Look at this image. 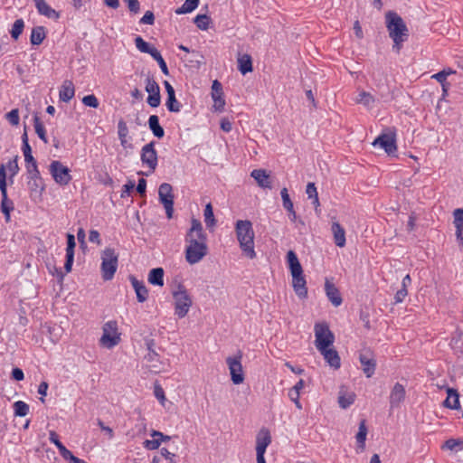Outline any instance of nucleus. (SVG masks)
Returning a JSON list of instances; mask_svg holds the SVG:
<instances>
[{"instance_id": "1", "label": "nucleus", "mask_w": 463, "mask_h": 463, "mask_svg": "<svg viewBox=\"0 0 463 463\" xmlns=\"http://www.w3.org/2000/svg\"><path fill=\"white\" fill-rule=\"evenodd\" d=\"M207 235L203 231L202 222L192 218L191 228L185 234V260L189 264H195L202 260L208 253Z\"/></svg>"}, {"instance_id": "2", "label": "nucleus", "mask_w": 463, "mask_h": 463, "mask_svg": "<svg viewBox=\"0 0 463 463\" xmlns=\"http://www.w3.org/2000/svg\"><path fill=\"white\" fill-rule=\"evenodd\" d=\"M287 262L292 276V287L296 295L299 298H306L307 297V281L305 279L303 268L294 250H290L288 251Z\"/></svg>"}, {"instance_id": "3", "label": "nucleus", "mask_w": 463, "mask_h": 463, "mask_svg": "<svg viewBox=\"0 0 463 463\" xmlns=\"http://www.w3.org/2000/svg\"><path fill=\"white\" fill-rule=\"evenodd\" d=\"M235 232L243 254L250 260L256 258L252 223L248 220H239L235 224Z\"/></svg>"}, {"instance_id": "4", "label": "nucleus", "mask_w": 463, "mask_h": 463, "mask_svg": "<svg viewBox=\"0 0 463 463\" xmlns=\"http://www.w3.org/2000/svg\"><path fill=\"white\" fill-rule=\"evenodd\" d=\"M386 27L390 37L393 40V49L401 50L402 43L407 40L408 28L402 18L395 12L389 11L386 15Z\"/></svg>"}, {"instance_id": "5", "label": "nucleus", "mask_w": 463, "mask_h": 463, "mask_svg": "<svg viewBox=\"0 0 463 463\" xmlns=\"http://www.w3.org/2000/svg\"><path fill=\"white\" fill-rule=\"evenodd\" d=\"M175 300V314L179 317H184L193 305V300L187 289L182 283H178L172 291Z\"/></svg>"}, {"instance_id": "6", "label": "nucleus", "mask_w": 463, "mask_h": 463, "mask_svg": "<svg viewBox=\"0 0 463 463\" xmlns=\"http://www.w3.org/2000/svg\"><path fill=\"white\" fill-rule=\"evenodd\" d=\"M101 276L105 281L111 280L118 265V254L112 248H106L101 253Z\"/></svg>"}, {"instance_id": "7", "label": "nucleus", "mask_w": 463, "mask_h": 463, "mask_svg": "<svg viewBox=\"0 0 463 463\" xmlns=\"http://www.w3.org/2000/svg\"><path fill=\"white\" fill-rule=\"evenodd\" d=\"M315 345L317 350H322L333 345L335 335L330 330L329 326L326 322L317 323L315 325Z\"/></svg>"}, {"instance_id": "8", "label": "nucleus", "mask_w": 463, "mask_h": 463, "mask_svg": "<svg viewBox=\"0 0 463 463\" xmlns=\"http://www.w3.org/2000/svg\"><path fill=\"white\" fill-rule=\"evenodd\" d=\"M103 334L99 339L100 345L106 348H112L120 342V334L118 332V323L116 320L106 322L102 327Z\"/></svg>"}, {"instance_id": "9", "label": "nucleus", "mask_w": 463, "mask_h": 463, "mask_svg": "<svg viewBox=\"0 0 463 463\" xmlns=\"http://www.w3.org/2000/svg\"><path fill=\"white\" fill-rule=\"evenodd\" d=\"M373 146H379L387 153L388 156H395L397 151L395 132L391 130L388 132H383L374 139Z\"/></svg>"}, {"instance_id": "10", "label": "nucleus", "mask_w": 463, "mask_h": 463, "mask_svg": "<svg viewBox=\"0 0 463 463\" xmlns=\"http://www.w3.org/2000/svg\"><path fill=\"white\" fill-rule=\"evenodd\" d=\"M159 201L165 209L166 217L173 218L174 213V194L173 187L168 183H163L158 188Z\"/></svg>"}, {"instance_id": "11", "label": "nucleus", "mask_w": 463, "mask_h": 463, "mask_svg": "<svg viewBox=\"0 0 463 463\" xmlns=\"http://www.w3.org/2000/svg\"><path fill=\"white\" fill-rule=\"evenodd\" d=\"M49 169L52 178L60 185H67L71 181V170L60 161H52Z\"/></svg>"}, {"instance_id": "12", "label": "nucleus", "mask_w": 463, "mask_h": 463, "mask_svg": "<svg viewBox=\"0 0 463 463\" xmlns=\"http://www.w3.org/2000/svg\"><path fill=\"white\" fill-rule=\"evenodd\" d=\"M241 352L239 351L236 356H229L226 358V364L229 366L231 379L234 384H240L244 381V374L241 363Z\"/></svg>"}, {"instance_id": "13", "label": "nucleus", "mask_w": 463, "mask_h": 463, "mask_svg": "<svg viewBox=\"0 0 463 463\" xmlns=\"http://www.w3.org/2000/svg\"><path fill=\"white\" fill-rule=\"evenodd\" d=\"M155 141L146 144L140 153L141 162L150 169V173L155 172L157 166V152L155 148Z\"/></svg>"}, {"instance_id": "14", "label": "nucleus", "mask_w": 463, "mask_h": 463, "mask_svg": "<svg viewBox=\"0 0 463 463\" xmlns=\"http://www.w3.org/2000/svg\"><path fill=\"white\" fill-rule=\"evenodd\" d=\"M26 174L28 178L27 185L30 192L39 195L42 194L44 190V184L38 166L33 165L31 169L26 170Z\"/></svg>"}, {"instance_id": "15", "label": "nucleus", "mask_w": 463, "mask_h": 463, "mask_svg": "<svg viewBox=\"0 0 463 463\" xmlns=\"http://www.w3.org/2000/svg\"><path fill=\"white\" fill-rule=\"evenodd\" d=\"M145 89L148 93L147 104L152 108H157L161 102L159 85L154 79L148 77L146 80Z\"/></svg>"}, {"instance_id": "16", "label": "nucleus", "mask_w": 463, "mask_h": 463, "mask_svg": "<svg viewBox=\"0 0 463 463\" xmlns=\"http://www.w3.org/2000/svg\"><path fill=\"white\" fill-rule=\"evenodd\" d=\"M359 361L361 363L363 372L366 375V377H372L375 372L376 361L372 356L370 352L367 351L365 353H361L359 354Z\"/></svg>"}, {"instance_id": "17", "label": "nucleus", "mask_w": 463, "mask_h": 463, "mask_svg": "<svg viewBox=\"0 0 463 463\" xmlns=\"http://www.w3.org/2000/svg\"><path fill=\"white\" fill-rule=\"evenodd\" d=\"M447 398L443 401L442 406L450 410H460L459 392L452 387H446Z\"/></svg>"}, {"instance_id": "18", "label": "nucleus", "mask_w": 463, "mask_h": 463, "mask_svg": "<svg viewBox=\"0 0 463 463\" xmlns=\"http://www.w3.org/2000/svg\"><path fill=\"white\" fill-rule=\"evenodd\" d=\"M406 395L405 388L400 383H396L390 393V405L392 408L399 407L404 401Z\"/></svg>"}, {"instance_id": "19", "label": "nucleus", "mask_w": 463, "mask_h": 463, "mask_svg": "<svg viewBox=\"0 0 463 463\" xmlns=\"http://www.w3.org/2000/svg\"><path fill=\"white\" fill-rule=\"evenodd\" d=\"M271 442V436L267 429H261L256 439V454H265Z\"/></svg>"}, {"instance_id": "20", "label": "nucleus", "mask_w": 463, "mask_h": 463, "mask_svg": "<svg viewBox=\"0 0 463 463\" xmlns=\"http://www.w3.org/2000/svg\"><path fill=\"white\" fill-rule=\"evenodd\" d=\"M325 291L327 298L335 307H339L343 303L339 289L328 279L325 283Z\"/></svg>"}, {"instance_id": "21", "label": "nucleus", "mask_w": 463, "mask_h": 463, "mask_svg": "<svg viewBox=\"0 0 463 463\" xmlns=\"http://www.w3.org/2000/svg\"><path fill=\"white\" fill-rule=\"evenodd\" d=\"M324 356L326 362L333 368L338 369L341 366V359L337 351L334 348L326 347L322 350H318Z\"/></svg>"}, {"instance_id": "22", "label": "nucleus", "mask_w": 463, "mask_h": 463, "mask_svg": "<svg viewBox=\"0 0 463 463\" xmlns=\"http://www.w3.org/2000/svg\"><path fill=\"white\" fill-rule=\"evenodd\" d=\"M129 280L135 289L137 299L139 303L145 302L148 298V289L143 281L138 280L134 276H129Z\"/></svg>"}, {"instance_id": "23", "label": "nucleus", "mask_w": 463, "mask_h": 463, "mask_svg": "<svg viewBox=\"0 0 463 463\" xmlns=\"http://www.w3.org/2000/svg\"><path fill=\"white\" fill-rule=\"evenodd\" d=\"M250 176L255 179L258 185L262 188H272L271 180L269 175L264 169H254Z\"/></svg>"}, {"instance_id": "24", "label": "nucleus", "mask_w": 463, "mask_h": 463, "mask_svg": "<svg viewBox=\"0 0 463 463\" xmlns=\"http://www.w3.org/2000/svg\"><path fill=\"white\" fill-rule=\"evenodd\" d=\"M35 3V7L38 13L42 15H44L48 18H55L58 19L60 17V14L52 9L45 0H33Z\"/></svg>"}, {"instance_id": "25", "label": "nucleus", "mask_w": 463, "mask_h": 463, "mask_svg": "<svg viewBox=\"0 0 463 463\" xmlns=\"http://www.w3.org/2000/svg\"><path fill=\"white\" fill-rule=\"evenodd\" d=\"M49 439L52 443H53L56 448L58 449L61 456L65 459L68 460L72 457V452L69 450L59 439L58 434L54 430H51L49 433Z\"/></svg>"}, {"instance_id": "26", "label": "nucleus", "mask_w": 463, "mask_h": 463, "mask_svg": "<svg viewBox=\"0 0 463 463\" xmlns=\"http://www.w3.org/2000/svg\"><path fill=\"white\" fill-rule=\"evenodd\" d=\"M453 214L457 240L459 242V244L463 246V209H456Z\"/></svg>"}, {"instance_id": "27", "label": "nucleus", "mask_w": 463, "mask_h": 463, "mask_svg": "<svg viewBox=\"0 0 463 463\" xmlns=\"http://www.w3.org/2000/svg\"><path fill=\"white\" fill-rule=\"evenodd\" d=\"M75 94L74 85L71 80H65L60 90L59 98L63 102H69Z\"/></svg>"}, {"instance_id": "28", "label": "nucleus", "mask_w": 463, "mask_h": 463, "mask_svg": "<svg viewBox=\"0 0 463 463\" xmlns=\"http://www.w3.org/2000/svg\"><path fill=\"white\" fill-rule=\"evenodd\" d=\"M332 232L334 240L336 246L342 248L345 245V232L339 222H334L332 223Z\"/></svg>"}, {"instance_id": "29", "label": "nucleus", "mask_w": 463, "mask_h": 463, "mask_svg": "<svg viewBox=\"0 0 463 463\" xmlns=\"http://www.w3.org/2000/svg\"><path fill=\"white\" fill-rule=\"evenodd\" d=\"M148 128L153 135L157 138H162L165 136V130L159 123L157 115H151L148 118Z\"/></svg>"}, {"instance_id": "30", "label": "nucleus", "mask_w": 463, "mask_h": 463, "mask_svg": "<svg viewBox=\"0 0 463 463\" xmlns=\"http://www.w3.org/2000/svg\"><path fill=\"white\" fill-rule=\"evenodd\" d=\"M238 70L242 75L253 71L252 59L250 54H243L238 58Z\"/></svg>"}, {"instance_id": "31", "label": "nucleus", "mask_w": 463, "mask_h": 463, "mask_svg": "<svg viewBox=\"0 0 463 463\" xmlns=\"http://www.w3.org/2000/svg\"><path fill=\"white\" fill-rule=\"evenodd\" d=\"M164 269L162 268H154L148 273V282L154 286L162 287L164 285Z\"/></svg>"}, {"instance_id": "32", "label": "nucleus", "mask_w": 463, "mask_h": 463, "mask_svg": "<svg viewBox=\"0 0 463 463\" xmlns=\"http://www.w3.org/2000/svg\"><path fill=\"white\" fill-rule=\"evenodd\" d=\"M2 194V202H1V211L5 215V222H10V213L14 210V203L13 201L8 199L7 192L1 193Z\"/></svg>"}, {"instance_id": "33", "label": "nucleus", "mask_w": 463, "mask_h": 463, "mask_svg": "<svg viewBox=\"0 0 463 463\" xmlns=\"http://www.w3.org/2000/svg\"><path fill=\"white\" fill-rule=\"evenodd\" d=\"M135 44L139 52L148 53L151 57L158 51L156 47L146 43L141 36H137L135 38Z\"/></svg>"}, {"instance_id": "34", "label": "nucleus", "mask_w": 463, "mask_h": 463, "mask_svg": "<svg viewBox=\"0 0 463 463\" xmlns=\"http://www.w3.org/2000/svg\"><path fill=\"white\" fill-rule=\"evenodd\" d=\"M43 26H36L32 29L30 42L32 45H40L45 38Z\"/></svg>"}, {"instance_id": "35", "label": "nucleus", "mask_w": 463, "mask_h": 463, "mask_svg": "<svg viewBox=\"0 0 463 463\" xmlns=\"http://www.w3.org/2000/svg\"><path fill=\"white\" fill-rule=\"evenodd\" d=\"M33 126H34L35 133L37 134L39 138L42 141H43L45 144H47L48 138H47V135H46V130H45V128L37 113L33 114Z\"/></svg>"}, {"instance_id": "36", "label": "nucleus", "mask_w": 463, "mask_h": 463, "mask_svg": "<svg viewBox=\"0 0 463 463\" xmlns=\"http://www.w3.org/2000/svg\"><path fill=\"white\" fill-rule=\"evenodd\" d=\"M204 222L207 228H212L216 224V219L213 214V208L211 203L205 205L204 211Z\"/></svg>"}, {"instance_id": "37", "label": "nucleus", "mask_w": 463, "mask_h": 463, "mask_svg": "<svg viewBox=\"0 0 463 463\" xmlns=\"http://www.w3.org/2000/svg\"><path fill=\"white\" fill-rule=\"evenodd\" d=\"M367 435L366 420H362L359 423V430L356 434V440L359 446L364 449L365 446V439Z\"/></svg>"}, {"instance_id": "38", "label": "nucleus", "mask_w": 463, "mask_h": 463, "mask_svg": "<svg viewBox=\"0 0 463 463\" xmlns=\"http://www.w3.org/2000/svg\"><path fill=\"white\" fill-rule=\"evenodd\" d=\"M118 134L121 146L126 147L128 144L127 137L128 134V128L123 119H120L118 123Z\"/></svg>"}, {"instance_id": "39", "label": "nucleus", "mask_w": 463, "mask_h": 463, "mask_svg": "<svg viewBox=\"0 0 463 463\" xmlns=\"http://www.w3.org/2000/svg\"><path fill=\"white\" fill-rule=\"evenodd\" d=\"M199 5V0H185L184 4L175 10L177 14L193 12Z\"/></svg>"}, {"instance_id": "40", "label": "nucleus", "mask_w": 463, "mask_h": 463, "mask_svg": "<svg viewBox=\"0 0 463 463\" xmlns=\"http://www.w3.org/2000/svg\"><path fill=\"white\" fill-rule=\"evenodd\" d=\"M14 415L17 417H24L29 412V405L23 401H17L14 403Z\"/></svg>"}, {"instance_id": "41", "label": "nucleus", "mask_w": 463, "mask_h": 463, "mask_svg": "<svg viewBox=\"0 0 463 463\" xmlns=\"http://www.w3.org/2000/svg\"><path fill=\"white\" fill-rule=\"evenodd\" d=\"M211 22L212 19L207 14H197L194 19V23L200 30H207Z\"/></svg>"}, {"instance_id": "42", "label": "nucleus", "mask_w": 463, "mask_h": 463, "mask_svg": "<svg viewBox=\"0 0 463 463\" xmlns=\"http://www.w3.org/2000/svg\"><path fill=\"white\" fill-rule=\"evenodd\" d=\"M24 28V22L23 19H17L13 24V27L10 31L11 37L14 40H17L19 36L23 33Z\"/></svg>"}, {"instance_id": "43", "label": "nucleus", "mask_w": 463, "mask_h": 463, "mask_svg": "<svg viewBox=\"0 0 463 463\" xmlns=\"http://www.w3.org/2000/svg\"><path fill=\"white\" fill-rule=\"evenodd\" d=\"M355 394H340L338 397V403L342 409H347L350 405L354 402Z\"/></svg>"}, {"instance_id": "44", "label": "nucleus", "mask_w": 463, "mask_h": 463, "mask_svg": "<svg viewBox=\"0 0 463 463\" xmlns=\"http://www.w3.org/2000/svg\"><path fill=\"white\" fill-rule=\"evenodd\" d=\"M165 106L170 112H179L182 107L175 96L167 97Z\"/></svg>"}, {"instance_id": "45", "label": "nucleus", "mask_w": 463, "mask_h": 463, "mask_svg": "<svg viewBox=\"0 0 463 463\" xmlns=\"http://www.w3.org/2000/svg\"><path fill=\"white\" fill-rule=\"evenodd\" d=\"M358 97L357 102L367 108H370L374 102V98L369 92L362 91Z\"/></svg>"}, {"instance_id": "46", "label": "nucleus", "mask_w": 463, "mask_h": 463, "mask_svg": "<svg viewBox=\"0 0 463 463\" xmlns=\"http://www.w3.org/2000/svg\"><path fill=\"white\" fill-rule=\"evenodd\" d=\"M7 167L10 172L9 179L13 182V177L19 172L18 156H15L13 159L9 160Z\"/></svg>"}, {"instance_id": "47", "label": "nucleus", "mask_w": 463, "mask_h": 463, "mask_svg": "<svg viewBox=\"0 0 463 463\" xmlns=\"http://www.w3.org/2000/svg\"><path fill=\"white\" fill-rule=\"evenodd\" d=\"M82 103L86 107H90L93 109H97L99 105V102L97 97L94 94L86 95L82 98Z\"/></svg>"}, {"instance_id": "48", "label": "nucleus", "mask_w": 463, "mask_h": 463, "mask_svg": "<svg viewBox=\"0 0 463 463\" xmlns=\"http://www.w3.org/2000/svg\"><path fill=\"white\" fill-rule=\"evenodd\" d=\"M152 58H153L155 61H157V63H158V65H159V67H160V69H161L162 72H163L165 75L168 76V75H169V70H168V68H167L166 62H165V60L163 59V57H162L161 53L159 52V51H157V52H156V54H154V55L152 56Z\"/></svg>"}, {"instance_id": "49", "label": "nucleus", "mask_w": 463, "mask_h": 463, "mask_svg": "<svg viewBox=\"0 0 463 463\" xmlns=\"http://www.w3.org/2000/svg\"><path fill=\"white\" fill-rule=\"evenodd\" d=\"M5 118L9 121V123L12 126H17L20 120L18 109H14L8 113H6Z\"/></svg>"}, {"instance_id": "50", "label": "nucleus", "mask_w": 463, "mask_h": 463, "mask_svg": "<svg viewBox=\"0 0 463 463\" xmlns=\"http://www.w3.org/2000/svg\"><path fill=\"white\" fill-rule=\"evenodd\" d=\"M280 195H281V198H282V204H283V207L286 209V210H290L293 205V203L289 197V194H288V189L286 187H284L281 192H280Z\"/></svg>"}, {"instance_id": "51", "label": "nucleus", "mask_w": 463, "mask_h": 463, "mask_svg": "<svg viewBox=\"0 0 463 463\" xmlns=\"http://www.w3.org/2000/svg\"><path fill=\"white\" fill-rule=\"evenodd\" d=\"M67 247L66 254L74 255V249L76 247L75 237L71 233H67Z\"/></svg>"}, {"instance_id": "52", "label": "nucleus", "mask_w": 463, "mask_h": 463, "mask_svg": "<svg viewBox=\"0 0 463 463\" xmlns=\"http://www.w3.org/2000/svg\"><path fill=\"white\" fill-rule=\"evenodd\" d=\"M6 173L4 165H0V191L1 193L7 192Z\"/></svg>"}, {"instance_id": "53", "label": "nucleus", "mask_w": 463, "mask_h": 463, "mask_svg": "<svg viewBox=\"0 0 463 463\" xmlns=\"http://www.w3.org/2000/svg\"><path fill=\"white\" fill-rule=\"evenodd\" d=\"M218 96H223L222 86L217 80H213L212 85V98L214 99Z\"/></svg>"}, {"instance_id": "54", "label": "nucleus", "mask_w": 463, "mask_h": 463, "mask_svg": "<svg viewBox=\"0 0 463 463\" xmlns=\"http://www.w3.org/2000/svg\"><path fill=\"white\" fill-rule=\"evenodd\" d=\"M160 454L165 459L169 460L171 463H177V456L175 453L170 452L166 448H162L160 449Z\"/></svg>"}, {"instance_id": "55", "label": "nucleus", "mask_w": 463, "mask_h": 463, "mask_svg": "<svg viewBox=\"0 0 463 463\" xmlns=\"http://www.w3.org/2000/svg\"><path fill=\"white\" fill-rule=\"evenodd\" d=\"M140 24L152 25L155 23V14L152 11H146L139 21Z\"/></svg>"}, {"instance_id": "56", "label": "nucleus", "mask_w": 463, "mask_h": 463, "mask_svg": "<svg viewBox=\"0 0 463 463\" xmlns=\"http://www.w3.org/2000/svg\"><path fill=\"white\" fill-rule=\"evenodd\" d=\"M134 188H135V182L132 180H128V183L123 185L121 197L124 198L126 196L130 195V194L134 190Z\"/></svg>"}, {"instance_id": "57", "label": "nucleus", "mask_w": 463, "mask_h": 463, "mask_svg": "<svg viewBox=\"0 0 463 463\" xmlns=\"http://www.w3.org/2000/svg\"><path fill=\"white\" fill-rule=\"evenodd\" d=\"M128 4L129 11L133 14H137L140 11V4L138 0H123Z\"/></svg>"}, {"instance_id": "58", "label": "nucleus", "mask_w": 463, "mask_h": 463, "mask_svg": "<svg viewBox=\"0 0 463 463\" xmlns=\"http://www.w3.org/2000/svg\"><path fill=\"white\" fill-rule=\"evenodd\" d=\"M49 383L47 382H42L38 386V393L41 395L40 401L43 403L45 402L44 397L47 395Z\"/></svg>"}, {"instance_id": "59", "label": "nucleus", "mask_w": 463, "mask_h": 463, "mask_svg": "<svg viewBox=\"0 0 463 463\" xmlns=\"http://www.w3.org/2000/svg\"><path fill=\"white\" fill-rule=\"evenodd\" d=\"M213 101H214V109L216 111H220L222 112L223 109H224V106H225V100L223 99V96H218L217 98L214 97V99H213Z\"/></svg>"}, {"instance_id": "60", "label": "nucleus", "mask_w": 463, "mask_h": 463, "mask_svg": "<svg viewBox=\"0 0 463 463\" xmlns=\"http://www.w3.org/2000/svg\"><path fill=\"white\" fill-rule=\"evenodd\" d=\"M306 194H307V197L309 199H313L314 197L317 196V187L314 183H308L306 189Z\"/></svg>"}, {"instance_id": "61", "label": "nucleus", "mask_w": 463, "mask_h": 463, "mask_svg": "<svg viewBox=\"0 0 463 463\" xmlns=\"http://www.w3.org/2000/svg\"><path fill=\"white\" fill-rule=\"evenodd\" d=\"M360 320L363 322L364 324V326L366 328V329H370L371 326H370V315L367 311L365 310H361L360 311Z\"/></svg>"}, {"instance_id": "62", "label": "nucleus", "mask_w": 463, "mask_h": 463, "mask_svg": "<svg viewBox=\"0 0 463 463\" xmlns=\"http://www.w3.org/2000/svg\"><path fill=\"white\" fill-rule=\"evenodd\" d=\"M11 377L15 381L20 382L24 379V373L22 369L15 367L12 370Z\"/></svg>"}, {"instance_id": "63", "label": "nucleus", "mask_w": 463, "mask_h": 463, "mask_svg": "<svg viewBox=\"0 0 463 463\" xmlns=\"http://www.w3.org/2000/svg\"><path fill=\"white\" fill-rule=\"evenodd\" d=\"M137 192L141 195L145 196L146 192V181L144 178H140L138 180L137 185L136 187Z\"/></svg>"}, {"instance_id": "64", "label": "nucleus", "mask_w": 463, "mask_h": 463, "mask_svg": "<svg viewBox=\"0 0 463 463\" xmlns=\"http://www.w3.org/2000/svg\"><path fill=\"white\" fill-rule=\"evenodd\" d=\"M159 446H160V440L156 439V438H154V439H152V440L147 439L145 441V447L150 450L157 449L159 448Z\"/></svg>"}]
</instances>
